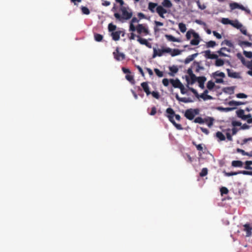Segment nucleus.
<instances>
[{
	"mask_svg": "<svg viewBox=\"0 0 252 252\" xmlns=\"http://www.w3.org/2000/svg\"><path fill=\"white\" fill-rule=\"evenodd\" d=\"M214 121V119L212 117H208L205 119V123L207 124L209 127H211L213 126Z\"/></svg>",
	"mask_w": 252,
	"mask_h": 252,
	"instance_id": "23",
	"label": "nucleus"
},
{
	"mask_svg": "<svg viewBox=\"0 0 252 252\" xmlns=\"http://www.w3.org/2000/svg\"><path fill=\"white\" fill-rule=\"evenodd\" d=\"M95 40L96 41H100L102 39V36L99 34H96L94 35Z\"/></svg>",
	"mask_w": 252,
	"mask_h": 252,
	"instance_id": "50",
	"label": "nucleus"
},
{
	"mask_svg": "<svg viewBox=\"0 0 252 252\" xmlns=\"http://www.w3.org/2000/svg\"><path fill=\"white\" fill-rule=\"evenodd\" d=\"M208 173V169L206 168H203L201 172L200 173V176L201 177H204L206 176Z\"/></svg>",
	"mask_w": 252,
	"mask_h": 252,
	"instance_id": "43",
	"label": "nucleus"
},
{
	"mask_svg": "<svg viewBox=\"0 0 252 252\" xmlns=\"http://www.w3.org/2000/svg\"><path fill=\"white\" fill-rule=\"evenodd\" d=\"M82 12L83 14H86V15H88L90 14V10L86 7L83 6L82 7Z\"/></svg>",
	"mask_w": 252,
	"mask_h": 252,
	"instance_id": "44",
	"label": "nucleus"
},
{
	"mask_svg": "<svg viewBox=\"0 0 252 252\" xmlns=\"http://www.w3.org/2000/svg\"><path fill=\"white\" fill-rule=\"evenodd\" d=\"M179 28L180 31L183 33L186 32L187 30L186 25L183 23H180L179 24Z\"/></svg>",
	"mask_w": 252,
	"mask_h": 252,
	"instance_id": "31",
	"label": "nucleus"
},
{
	"mask_svg": "<svg viewBox=\"0 0 252 252\" xmlns=\"http://www.w3.org/2000/svg\"><path fill=\"white\" fill-rule=\"evenodd\" d=\"M224 64V62L223 60L219 59L218 57L216 59L215 64L216 66H222Z\"/></svg>",
	"mask_w": 252,
	"mask_h": 252,
	"instance_id": "26",
	"label": "nucleus"
},
{
	"mask_svg": "<svg viewBox=\"0 0 252 252\" xmlns=\"http://www.w3.org/2000/svg\"><path fill=\"white\" fill-rule=\"evenodd\" d=\"M186 81L187 82V84L188 85L190 84V83H191V80L190 79V76H186Z\"/></svg>",
	"mask_w": 252,
	"mask_h": 252,
	"instance_id": "63",
	"label": "nucleus"
},
{
	"mask_svg": "<svg viewBox=\"0 0 252 252\" xmlns=\"http://www.w3.org/2000/svg\"><path fill=\"white\" fill-rule=\"evenodd\" d=\"M113 54L115 59L119 61L123 60L125 57V54L120 52L118 48L116 49V51L113 53Z\"/></svg>",
	"mask_w": 252,
	"mask_h": 252,
	"instance_id": "9",
	"label": "nucleus"
},
{
	"mask_svg": "<svg viewBox=\"0 0 252 252\" xmlns=\"http://www.w3.org/2000/svg\"><path fill=\"white\" fill-rule=\"evenodd\" d=\"M244 55L248 58H252V52L251 51H244Z\"/></svg>",
	"mask_w": 252,
	"mask_h": 252,
	"instance_id": "48",
	"label": "nucleus"
},
{
	"mask_svg": "<svg viewBox=\"0 0 252 252\" xmlns=\"http://www.w3.org/2000/svg\"><path fill=\"white\" fill-rule=\"evenodd\" d=\"M236 113L238 117L241 118L243 120H246L244 110L242 109L239 110L236 112Z\"/></svg>",
	"mask_w": 252,
	"mask_h": 252,
	"instance_id": "25",
	"label": "nucleus"
},
{
	"mask_svg": "<svg viewBox=\"0 0 252 252\" xmlns=\"http://www.w3.org/2000/svg\"><path fill=\"white\" fill-rule=\"evenodd\" d=\"M238 151L241 152L243 155L249 156V153L246 152L243 150L238 149Z\"/></svg>",
	"mask_w": 252,
	"mask_h": 252,
	"instance_id": "62",
	"label": "nucleus"
},
{
	"mask_svg": "<svg viewBox=\"0 0 252 252\" xmlns=\"http://www.w3.org/2000/svg\"><path fill=\"white\" fill-rule=\"evenodd\" d=\"M216 136L221 141L224 140L225 139L224 135L220 132H217Z\"/></svg>",
	"mask_w": 252,
	"mask_h": 252,
	"instance_id": "38",
	"label": "nucleus"
},
{
	"mask_svg": "<svg viewBox=\"0 0 252 252\" xmlns=\"http://www.w3.org/2000/svg\"><path fill=\"white\" fill-rule=\"evenodd\" d=\"M116 26L115 25H113L112 24L110 23L108 25V29L109 31H114L116 30Z\"/></svg>",
	"mask_w": 252,
	"mask_h": 252,
	"instance_id": "49",
	"label": "nucleus"
},
{
	"mask_svg": "<svg viewBox=\"0 0 252 252\" xmlns=\"http://www.w3.org/2000/svg\"><path fill=\"white\" fill-rule=\"evenodd\" d=\"M236 97L238 98H246L248 96L244 93H239L236 94Z\"/></svg>",
	"mask_w": 252,
	"mask_h": 252,
	"instance_id": "45",
	"label": "nucleus"
},
{
	"mask_svg": "<svg viewBox=\"0 0 252 252\" xmlns=\"http://www.w3.org/2000/svg\"><path fill=\"white\" fill-rule=\"evenodd\" d=\"M197 5L199 7V8H200V9L201 10H203L204 9L206 8V6L205 4H201L199 1H197Z\"/></svg>",
	"mask_w": 252,
	"mask_h": 252,
	"instance_id": "53",
	"label": "nucleus"
},
{
	"mask_svg": "<svg viewBox=\"0 0 252 252\" xmlns=\"http://www.w3.org/2000/svg\"><path fill=\"white\" fill-rule=\"evenodd\" d=\"M139 20L137 18L134 17L133 18L130 22V26H129V31L131 32H134L136 30V28L134 26V23H138Z\"/></svg>",
	"mask_w": 252,
	"mask_h": 252,
	"instance_id": "14",
	"label": "nucleus"
},
{
	"mask_svg": "<svg viewBox=\"0 0 252 252\" xmlns=\"http://www.w3.org/2000/svg\"><path fill=\"white\" fill-rule=\"evenodd\" d=\"M120 33L121 32H112L111 35L113 39L115 41L119 40Z\"/></svg>",
	"mask_w": 252,
	"mask_h": 252,
	"instance_id": "27",
	"label": "nucleus"
},
{
	"mask_svg": "<svg viewBox=\"0 0 252 252\" xmlns=\"http://www.w3.org/2000/svg\"><path fill=\"white\" fill-rule=\"evenodd\" d=\"M196 71L199 72L202 70H204V67L200 65L198 63H196Z\"/></svg>",
	"mask_w": 252,
	"mask_h": 252,
	"instance_id": "42",
	"label": "nucleus"
},
{
	"mask_svg": "<svg viewBox=\"0 0 252 252\" xmlns=\"http://www.w3.org/2000/svg\"><path fill=\"white\" fill-rule=\"evenodd\" d=\"M240 5L237 2H233L230 4V7L232 10H234L236 8H239Z\"/></svg>",
	"mask_w": 252,
	"mask_h": 252,
	"instance_id": "36",
	"label": "nucleus"
},
{
	"mask_svg": "<svg viewBox=\"0 0 252 252\" xmlns=\"http://www.w3.org/2000/svg\"><path fill=\"white\" fill-rule=\"evenodd\" d=\"M226 52H230V50L225 47H222L218 51V53L221 56L227 57L228 55L225 53Z\"/></svg>",
	"mask_w": 252,
	"mask_h": 252,
	"instance_id": "16",
	"label": "nucleus"
},
{
	"mask_svg": "<svg viewBox=\"0 0 252 252\" xmlns=\"http://www.w3.org/2000/svg\"><path fill=\"white\" fill-rule=\"evenodd\" d=\"M221 22L224 25L231 24L232 20H229L228 18H223L221 20Z\"/></svg>",
	"mask_w": 252,
	"mask_h": 252,
	"instance_id": "34",
	"label": "nucleus"
},
{
	"mask_svg": "<svg viewBox=\"0 0 252 252\" xmlns=\"http://www.w3.org/2000/svg\"><path fill=\"white\" fill-rule=\"evenodd\" d=\"M172 6L173 4L170 0H163L161 4L157 7L156 12L160 17L164 18L165 16L164 15L169 12V9Z\"/></svg>",
	"mask_w": 252,
	"mask_h": 252,
	"instance_id": "2",
	"label": "nucleus"
},
{
	"mask_svg": "<svg viewBox=\"0 0 252 252\" xmlns=\"http://www.w3.org/2000/svg\"><path fill=\"white\" fill-rule=\"evenodd\" d=\"M246 166H245V168L248 170H252V167L251 165H252V161H246L245 162Z\"/></svg>",
	"mask_w": 252,
	"mask_h": 252,
	"instance_id": "35",
	"label": "nucleus"
},
{
	"mask_svg": "<svg viewBox=\"0 0 252 252\" xmlns=\"http://www.w3.org/2000/svg\"><path fill=\"white\" fill-rule=\"evenodd\" d=\"M181 52L182 51L179 50V49H172V51L170 54L172 57H174L180 55Z\"/></svg>",
	"mask_w": 252,
	"mask_h": 252,
	"instance_id": "32",
	"label": "nucleus"
},
{
	"mask_svg": "<svg viewBox=\"0 0 252 252\" xmlns=\"http://www.w3.org/2000/svg\"><path fill=\"white\" fill-rule=\"evenodd\" d=\"M137 37H138V39H137V41L141 44L142 45H148V42H147V41L145 39H143V38H141L139 36H137Z\"/></svg>",
	"mask_w": 252,
	"mask_h": 252,
	"instance_id": "33",
	"label": "nucleus"
},
{
	"mask_svg": "<svg viewBox=\"0 0 252 252\" xmlns=\"http://www.w3.org/2000/svg\"><path fill=\"white\" fill-rule=\"evenodd\" d=\"M188 73H189V76H190V79L191 80V83L190 84H193L196 81V77L195 76V75L192 73V71L191 70V69H189L188 70Z\"/></svg>",
	"mask_w": 252,
	"mask_h": 252,
	"instance_id": "24",
	"label": "nucleus"
},
{
	"mask_svg": "<svg viewBox=\"0 0 252 252\" xmlns=\"http://www.w3.org/2000/svg\"><path fill=\"white\" fill-rule=\"evenodd\" d=\"M198 55V54H194L191 55L189 56L185 60V63L186 64L189 63L190 62L193 60V59L196 58Z\"/></svg>",
	"mask_w": 252,
	"mask_h": 252,
	"instance_id": "21",
	"label": "nucleus"
},
{
	"mask_svg": "<svg viewBox=\"0 0 252 252\" xmlns=\"http://www.w3.org/2000/svg\"><path fill=\"white\" fill-rule=\"evenodd\" d=\"M244 104V102L241 101H237L234 100L230 101L228 102V105L232 107L236 108V106Z\"/></svg>",
	"mask_w": 252,
	"mask_h": 252,
	"instance_id": "19",
	"label": "nucleus"
},
{
	"mask_svg": "<svg viewBox=\"0 0 252 252\" xmlns=\"http://www.w3.org/2000/svg\"><path fill=\"white\" fill-rule=\"evenodd\" d=\"M193 30H190L188 31L186 33V37L188 40H189L192 37L194 36V33H196Z\"/></svg>",
	"mask_w": 252,
	"mask_h": 252,
	"instance_id": "28",
	"label": "nucleus"
},
{
	"mask_svg": "<svg viewBox=\"0 0 252 252\" xmlns=\"http://www.w3.org/2000/svg\"><path fill=\"white\" fill-rule=\"evenodd\" d=\"M204 56L206 59H216L218 56L217 54L213 53L210 50H206L204 52Z\"/></svg>",
	"mask_w": 252,
	"mask_h": 252,
	"instance_id": "8",
	"label": "nucleus"
},
{
	"mask_svg": "<svg viewBox=\"0 0 252 252\" xmlns=\"http://www.w3.org/2000/svg\"><path fill=\"white\" fill-rule=\"evenodd\" d=\"M159 5L157 3L150 2L148 3V9L152 13H154L156 11V9Z\"/></svg>",
	"mask_w": 252,
	"mask_h": 252,
	"instance_id": "13",
	"label": "nucleus"
},
{
	"mask_svg": "<svg viewBox=\"0 0 252 252\" xmlns=\"http://www.w3.org/2000/svg\"><path fill=\"white\" fill-rule=\"evenodd\" d=\"M119 12L120 13H115L114 16L117 20L122 22L129 20L132 16V10L128 7L121 6Z\"/></svg>",
	"mask_w": 252,
	"mask_h": 252,
	"instance_id": "1",
	"label": "nucleus"
},
{
	"mask_svg": "<svg viewBox=\"0 0 252 252\" xmlns=\"http://www.w3.org/2000/svg\"><path fill=\"white\" fill-rule=\"evenodd\" d=\"M169 70L171 72L169 73V74L171 76H174L175 74L178 71V68L176 65H173L169 67Z\"/></svg>",
	"mask_w": 252,
	"mask_h": 252,
	"instance_id": "18",
	"label": "nucleus"
},
{
	"mask_svg": "<svg viewBox=\"0 0 252 252\" xmlns=\"http://www.w3.org/2000/svg\"><path fill=\"white\" fill-rule=\"evenodd\" d=\"M241 44L245 45H246L247 46H249V47L251 46V45H252V43L248 41H243L241 43Z\"/></svg>",
	"mask_w": 252,
	"mask_h": 252,
	"instance_id": "64",
	"label": "nucleus"
},
{
	"mask_svg": "<svg viewBox=\"0 0 252 252\" xmlns=\"http://www.w3.org/2000/svg\"><path fill=\"white\" fill-rule=\"evenodd\" d=\"M232 165L234 167H242L243 162L240 160H234L232 162Z\"/></svg>",
	"mask_w": 252,
	"mask_h": 252,
	"instance_id": "29",
	"label": "nucleus"
},
{
	"mask_svg": "<svg viewBox=\"0 0 252 252\" xmlns=\"http://www.w3.org/2000/svg\"><path fill=\"white\" fill-rule=\"evenodd\" d=\"M196 80L199 83V86L200 88L203 89L204 88V83L206 81V78L204 76L196 77Z\"/></svg>",
	"mask_w": 252,
	"mask_h": 252,
	"instance_id": "11",
	"label": "nucleus"
},
{
	"mask_svg": "<svg viewBox=\"0 0 252 252\" xmlns=\"http://www.w3.org/2000/svg\"><path fill=\"white\" fill-rule=\"evenodd\" d=\"M239 173L243 175H252V171H239Z\"/></svg>",
	"mask_w": 252,
	"mask_h": 252,
	"instance_id": "54",
	"label": "nucleus"
},
{
	"mask_svg": "<svg viewBox=\"0 0 252 252\" xmlns=\"http://www.w3.org/2000/svg\"><path fill=\"white\" fill-rule=\"evenodd\" d=\"M194 122L198 124H203L205 123V119L204 120L201 117H197L194 120Z\"/></svg>",
	"mask_w": 252,
	"mask_h": 252,
	"instance_id": "39",
	"label": "nucleus"
},
{
	"mask_svg": "<svg viewBox=\"0 0 252 252\" xmlns=\"http://www.w3.org/2000/svg\"><path fill=\"white\" fill-rule=\"evenodd\" d=\"M126 79L130 82L132 81L133 80V78L132 76H131L129 74L126 75Z\"/></svg>",
	"mask_w": 252,
	"mask_h": 252,
	"instance_id": "61",
	"label": "nucleus"
},
{
	"mask_svg": "<svg viewBox=\"0 0 252 252\" xmlns=\"http://www.w3.org/2000/svg\"><path fill=\"white\" fill-rule=\"evenodd\" d=\"M168 118H169V121L173 124L175 126L177 123L174 121L173 117L172 116H168Z\"/></svg>",
	"mask_w": 252,
	"mask_h": 252,
	"instance_id": "59",
	"label": "nucleus"
},
{
	"mask_svg": "<svg viewBox=\"0 0 252 252\" xmlns=\"http://www.w3.org/2000/svg\"><path fill=\"white\" fill-rule=\"evenodd\" d=\"M152 94L153 96L157 99H158L159 98V95L158 92H153L151 93Z\"/></svg>",
	"mask_w": 252,
	"mask_h": 252,
	"instance_id": "52",
	"label": "nucleus"
},
{
	"mask_svg": "<svg viewBox=\"0 0 252 252\" xmlns=\"http://www.w3.org/2000/svg\"><path fill=\"white\" fill-rule=\"evenodd\" d=\"M239 174H240L239 172H230V173L225 172V175L227 176L236 175H237Z\"/></svg>",
	"mask_w": 252,
	"mask_h": 252,
	"instance_id": "57",
	"label": "nucleus"
},
{
	"mask_svg": "<svg viewBox=\"0 0 252 252\" xmlns=\"http://www.w3.org/2000/svg\"><path fill=\"white\" fill-rule=\"evenodd\" d=\"M170 83L174 88H180L182 87L183 84L180 81L179 79H171L170 80Z\"/></svg>",
	"mask_w": 252,
	"mask_h": 252,
	"instance_id": "12",
	"label": "nucleus"
},
{
	"mask_svg": "<svg viewBox=\"0 0 252 252\" xmlns=\"http://www.w3.org/2000/svg\"><path fill=\"white\" fill-rule=\"evenodd\" d=\"M198 109H189L186 111L185 116L189 120H192L194 117L199 114Z\"/></svg>",
	"mask_w": 252,
	"mask_h": 252,
	"instance_id": "3",
	"label": "nucleus"
},
{
	"mask_svg": "<svg viewBox=\"0 0 252 252\" xmlns=\"http://www.w3.org/2000/svg\"><path fill=\"white\" fill-rule=\"evenodd\" d=\"M163 53H170L172 51V49L169 47L166 48H163Z\"/></svg>",
	"mask_w": 252,
	"mask_h": 252,
	"instance_id": "56",
	"label": "nucleus"
},
{
	"mask_svg": "<svg viewBox=\"0 0 252 252\" xmlns=\"http://www.w3.org/2000/svg\"><path fill=\"white\" fill-rule=\"evenodd\" d=\"M244 230L246 232V236L250 237L252 235V227L248 224H245L244 225Z\"/></svg>",
	"mask_w": 252,
	"mask_h": 252,
	"instance_id": "17",
	"label": "nucleus"
},
{
	"mask_svg": "<svg viewBox=\"0 0 252 252\" xmlns=\"http://www.w3.org/2000/svg\"><path fill=\"white\" fill-rule=\"evenodd\" d=\"M213 33L215 36H216L218 39H220L221 38V35L219 33L217 32L216 31H214Z\"/></svg>",
	"mask_w": 252,
	"mask_h": 252,
	"instance_id": "58",
	"label": "nucleus"
},
{
	"mask_svg": "<svg viewBox=\"0 0 252 252\" xmlns=\"http://www.w3.org/2000/svg\"><path fill=\"white\" fill-rule=\"evenodd\" d=\"M166 38L169 41L180 42V40L173 36L172 35L166 34L165 35Z\"/></svg>",
	"mask_w": 252,
	"mask_h": 252,
	"instance_id": "20",
	"label": "nucleus"
},
{
	"mask_svg": "<svg viewBox=\"0 0 252 252\" xmlns=\"http://www.w3.org/2000/svg\"><path fill=\"white\" fill-rule=\"evenodd\" d=\"M231 25L233 27L239 29L243 34L245 35L247 34L246 28L238 20H236L234 21H232Z\"/></svg>",
	"mask_w": 252,
	"mask_h": 252,
	"instance_id": "4",
	"label": "nucleus"
},
{
	"mask_svg": "<svg viewBox=\"0 0 252 252\" xmlns=\"http://www.w3.org/2000/svg\"><path fill=\"white\" fill-rule=\"evenodd\" d=\"M228 76L232 78L239 79L241 78L240 73L234 71L230 69H227Z\"/></svg>",
	"mask_w": 252,
	"mask_h": 252,
	"instance_id": "7",
	"label": "nucleus"
},
{
	"mask_svg": "<svg viewBox=\"0 0 252 252\" xmlns=\"http://www.w3.org/2000/svg\"><path fill=\"white\" fill-rule=\"evenodd\" d=\"M213 76L215 79V83H223V78L225 77V75L222 72L217 71L213 73Z\"/></svg>",
	"mask_w": 252,
	"mask_h": 252,
	"instance_id": "5",
	"label": "nucleus"
},
{
	"mask_svg": "<svg viewBox=\"0 0 252 252\" xmlns=\"http://www.w3.org/2000/svg\"><path fill=\"white\" fill-rule=\"evenodd\" d=\"M153 51L154 54L153 55V58H156L157 56L160 57L162 55L163 53V48L162 49H157L156 48H154Z\"/></svg>",
	"mask_w": 252,
	"mask_h": 252,
	"instance_id": "15",
	"label": "nucleus"
},
{
	"mask_svg": "<svg viewBox=\"0 0 252 252\" xmlns=\"http://www.w3.org/2000/svg\"><path fill=\"white\" fill-rule=\"evenodd\" d=\"M220 192L221 194H227L228 192V189L225 187H222L220 189Z\"/></svg>",
	"mask_w": 252,
	"mask_h": 252,
	"instance_id": "51",
	"label": "nucleus"
},
{
	"mask_svg": "<svg viewBox=\"0 0 252 252\" xmlns=\"http://www.w3.org/2000/svg\"><path fill=\"white\" fill-rule=\"evenodd\" d=\"M232 124L233 126H240L241 125V123L239 121H233L232 122Z\"/></svg>",
	"mask_w": 252,
	"mask_h": 252,
	"instance_id": "55",
	"label": "nucleus"
},
{
	"mask_svg": "<svg viewBox=\"0 0 252 252\" xmlns=\"http://www.w3.org/2000/svg\"><path fill=\"white\" fill-rule=\"evenodd\" d=\"M216 45V43L214 41H210L206 43V46L208 48L214 47Z\"/></svg>",
	"mask_w": 252,
	"mask_h": 252,
	"instance_id": "40",
	"label": "nucleus"
},
{
	"mask_svg": "<svg viewBox=\"0 0 252 252\" xmlns=\"http://www.w3.org/2000/svg\"><path fill=\"white\" fill-rule=\"evenodd\" d=\"M166 113L169 114L168 116H172L173 117L174 116V111L171 108H168L166 109Z\"/></svg>",
	"mask_w": 252,
	"mask_h": 252,
	"instance_id": "47",
	"label": "nucleus"
},
{
	"mask_svg": "<svg viewBox=\"0 0 252 252\" xmlns=\"http://www.w3.org/2000/svg\"><path fill=\"white\" fill-rule=\"evenodd\" d=\"M193 39L190 41L192 45H197L200 42V37L197 33H194Z\"/></svg>",
	"mask_w": 252,
	"mask_h": 252,
	"instance_id": "10",
	"label": "nucleus"
},
{
	"mask_svg": "<svg viewBox=\"0 0 252 252\" xmlns=\"http://www.w3.org/2000/svg\"><path fill=\"white\" fill-rule=\"evenodd\" d=\"M154 71L156 73V74H157V75L159 77H161L163 76V73L162 72L160 71L158 69V68H155L154 69Z\"/></svg>",
	"mask_w": 252,
	"mask_h": 252,
	"instance_id": "46",
	"label": "nucleus"
},
{
	"mask_svg": "<svg viewBox=\"0 0 252 252\" xmlns=\"http://www.w3.org/2000/svg\"><path fill=\"white\" fill-rule=\"evenodd\" d=\"M215 86V83L212 81H209L207 83V87L209 90H212Z\"/></svg>",
	"mask_w": 252,
	"mask_h": 252,
	"instance_id": "41",
	"label": "nucleus"
},
{
	"mask_svg": "<svg viewBox=\"0 0 252 252\" xmlns=\"http://www.w3.org/2000/svg\"><path fill=\"white\" fill-rule=\"evenodd\" d=\"M244 64L249 69L247 71V74L252 76V65L251 63H245Z\"/></svg>",
	"mask_w": 252,
	"mask_h": 252,
	"instance_id": "30",
	"label": "nucleus"
},
{
	"mask_svg": "<svg viewBox=\"0 0 252 252\" xmlns=\"http://www.w3.org/2000/svg\"><path fill=\"white\" fill-rule=\"evenodd\" d=\"M162 83L164 86H167L169 84V80L167 79H163L162 80Z\"/></svg>",
	"mask_w": 252,
	"mask_h": 252,
	"instance_id": "60",
	"label": "nucleus"
},
{
	"mask_svg": "<svg viewBox=\"0 0 252 252\" xmlns=\"http://www.w3.org/2000/svg\"><path fill=\"white\" fill-rule=\"evenodd\" d=\"M141 86L145 92L146 93L147 95H148L151 94V92L149 90V86L146 82H143L141 84Z\"/></svg>",
	"mask_w": 252,
	"mask_h": 252,
	"instance_id": "22",
	"label": "nucleus"
},
{
	"mask_svg": "<svg viewBox=\"0 0 252 252\" xmlns=\"http://www.w3.org/2000/svg\"><path fill=\"white\" fill-rule=\"evenodd\" d=\"M200 98H202L204 100H208V99H213V98L212 96L208 95V94H206V95L200 94Z\"/></svg>",
	"mask_w": 252,
	"mask_h": 252,
	"instance_id": "37",
	"label": "nucleus"
},
{
	"mask_svg": "<svg viewBox=\"0 0 252 252\" xmlns=\"http://www.w3.org/2000/svg\"><path fill=\"white\" fill-rule=\"evenodd\" d=\"M136 30L139 34L144 33L145 35L149 34L148 29L142 24H139L136 28Z\"/></svg>",
	"mask_w": 252,
	"mask_h": 252,
	"instance_id": "6",
	"label": "nucleus"
}]
</instances>
